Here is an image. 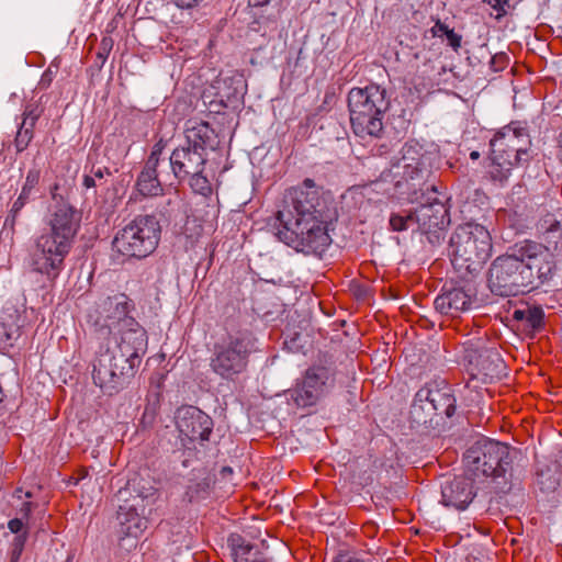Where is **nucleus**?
Here are the masks:
<instances>
[{"mask_svg": "<svg viewBox=\"0 0 562 562\" xmlns=\"http://www.w3.org/2000/svg\"><path fill=\"white\" fill-rule=\"evenodd\" d=\"M22 551L21 550H14L12 549L11 552V562H18L21 557Z\"/></svg>", "mask_w": 562, "mask_h": 562, "instance_id": "49", "label": "nucleus"}, {"mask_svg": "<svg viewBox=\"0 0 562 562\" xmlns=\"http://www.w3.org/2000/svg\"><path fill=\"white\" fill-rule=\"evenodd\" d=\"M234 562H269L263 554L239 535L228 539Z\"/></svg>", "mask_w": 562, "mask_h": 562, "instance_id": "25", "label": "nucleus"}, {"mask_svg": "<svg viewBox=\"0 0 562 562\" xmlns=\"http://www.w3.org/2000/svg\"><path fill=\"white\" fill-rule=\"evenodd\" d=\"M101 339V346L119 357L121 369L136 372L148 346L147 333L136 319L125 321L124 327L106 334Z\"/></svg>", "mask_w": 562, "mask_h": 562, "instance_id": "9", "label": "nucleus"}, {"mask_svg": "<svg viewBox=\"0 0 562 562\" xmlns=\"http://www.w3.org/2000/svg\"><path fill=\"white\" fill-rule=\"evenodd\" d=\"M41 179V171L37 168H32L27 171L25 182L16 200L13 202L15 210H22L25 204L31 200L34 190L36 189Z\"/></svg>", "mask_w": 562, "mask_h": 562, "instance_id": "27", "label": "nucleus"}, {"mask_svg": "<svg viewBox=\"0 0 562 562\" xmlns=\"http://www.w3.org/2000/svg\"><path fill=\"white\" fill-rule=\"evenodd\" d=\"M390 226L394 232H403L416 226L414 211L404 214H392L390 217Z\"/></svg>", "mask_w": 562, "mask_h": 562, "instance_id": "28", "label": "nucleus"}, {"mask_svg": "<svg viewBox=\"0 0 562 562\" xmlns=\"http://www.w3.org/2000/svg\"><path fill=\"white\" fill-rule=\"evenodd\" d=\"M25 541H26V533L18 535L13 540L12 549L23 551Z\"/></svg>", "mask_w": 562, "mask_h": 562, "instance_id": "45", "label": "nucleus"}, {"mask_svg": "<svg viewBox=\"0 0 562 562\" xmlns=\"http://www.w3.org/2000/svg\"><path fill=\"white\" fill-rule=\"evenodd\" d=\"M158 498V491L151 485H142L137 494L119 506V532L126 537H138L147 528L146 509ZM150 512V509H148Z\"/></svg>", "mask_w": 562, "mask_h": 562, "instance_id": "12", "label": "nucleus"}, {"mask_svg": "<svg viewBox=\"0 0 562 562\" xmlns=\"http://www.w3.org/2000/svg\"><path fill=\"white\" fill-rule=\"evenodd\" d=\"M157 167L146 162L137 178L136 188L144 196H156L162 191Z\"/></svg>", "mask_w": 562, "mask_h": 562, "instance_id": "26", "label": "nucleus"}, {"mask_svg": "<svg viewBox=\"0 0 562 562\" xmlns=\"http://www.w3.org/2000/svg\"><path fill=\"white\" fill-rule=\"evenodd\" d=\"M479 157H480L479 151H475V150H474V151H472V153L470 154V158H471V159H473V160L477 159Z\"/></svg>", "mask_w": 562, "mask_h": 562, "instance_id": "50", "label": "nucleus"}, {"mask_svg": "<svg viewBox=\"0 0 562 562\" xmlns=\"http://www.w3.org/2000/svg\"><path fill=\"white\" fill-rule=\"evenodd\" d=\"M33 138V131L30 127L20 125L15 137V147L18 151L26 149Z\"/></svg>", "mask_w": 562, "mask_h": 562, "instance_id": "32", "label": "nucleus"}, {"mask_svg": "<svg viewBox=\"0 0 562 562\" xmlns=\"http://www.w3.org/2000/svg\"><path fill=\"white\" fill-rule=\"evenodd\" d=\"M529 272L514 251V246L498 256L488 270V288L499 296H516L532 290Z\"/></svg>", "mask_w": 562, "mask_h": 562, "instance_id": "10", "label": "nucleus"}, {"mask_svg": "<svg viewBox=\"0 0 562 562\" xmlns=\"http://www.w3.org/2000/svg\"><path fill=\"white\" fill-rule=\"evenodd\" d=\"M8 527L11 532L19 533L23 529V521L21 518H13L9 521Z\"/></svg>", "mask_w": 562, "mask_h": 562, "instance_id": "43", "label": "nucleus"}, {"mask_svg": "<svg viewBox=\"0 0 562 562\" xmlns=\"http://www.w3.org/2000/svg\"><path fill=\"white\" fill-rule=\"evenodd\" d=\"M204 0H172V2L180 9H193Z\"/></svg>", "mask_w": 562, "mask_h": 562, "instance_id": "40", "label": "nucleus"}, {"mask_svg": "<svg viewBox=\"0 0 562 562\" xmlns=\"http://www.w3.org/2000/svg\"><path fill=\"white\" fill-rule=\"evenodd\" d=\"M33 509V504L31 502L23 503L22 507L20 508V514L22 518H29Z\"/></svg>", "mask_w": 562, "mask_h": 562, "instance_id": "46", "label": "nucleus"}, {"mask_svg": "<svg viewBox=\"0 0 562 562\" xmlns=\"http://www.w3.org/2000/svg\"><path fill=\"white\" fill-rule=\"evenodd\" d=\"M416 228L424 234L442 229L450 223L449 212L442 202L423 204L414 210Z\"/></svg>", "mask_w": 562, "mask_h": 562, "instance_id": "22", "label": "nucleus"}, {"mask_svg": "<svg viewBox=\"0 0 562 562\" xmlns=\"http://www.w3.org/2000/svg\"><path fill=\"white\" fill-rule=\"evenodd\" d=\"M474 496L473 482L468 477H453L445 481L441 485V503L446 507L463 510L473 501Z\"/></svg>", "mask_w": 562, "mask_h": 562, "instance_id": "21", "label": "nucleus"}, {"mask_svg": "<svg viewBox=\"0 0 562 562\" xmlns=\"http://www.w3.org/2000/svg\"><path fill=\"white\" fill-rule=\"evenodd\" d=\"M540 245L559 261H562V223L553 214L541 217L537 224Z\"/></svg>", "mask_w": 562, "mask_h": 562, "instance_id": "23", "label": "nucleus"}, {"mask_svg": "<svg viewBox=\"0 0 562 562\" xmlns=\"http://www.w3.org/2000/svg\"><path fill=\"white\" fill-rule=\"evenodd\" d=\"M166 147V142L160 138L151 149V153L147 159V164L158 166L160 161V156Z\"/></svg>", "mask_w": 562, "mask_h": 562, "instance_id": "34", "label": "nucleus"}, {"mask_svg": "<svg viewBox=\"0 0 562 562\" xmlns=\"http://www.w3.org/2000/svg\"><path fill=\"white\" fill-rule=\"evenodd\" d=\"M212 128L206 122L189 120L186 124L184 143L173 149L169 157L172 176L183 181L190 175L204 170L205 146L211 139Z\"/></svg>", "mask_w": 562, "mask_h": 562, "instance_id": "8", "label": "nucleus"}, {"mask_svg": "<svg viewBox=\"0 0 562 562\" xmlns=\"http://www.w3.org/2000/svg\"><path fill=\"white\" fill-rule=\"evenodd\" d=\"M176 426L182 441H205L213 429V420L195 406H182L177 409ZM186 446V442H183Z\"/></svg>", "mask_w": 562, "mask_h": 562, "instance_id": "19", "label": "nucleus"}, {"mask_svg": "<svg viewBox=\"0 0 562 562\" xmlns=\"http://www.w3.org/2000/svg\"><path fill=\"white\" fill-rule=\"evenodd\" d=\"M446 37L448 40V45L451 46L457 52L461 46V35L457 34L453 30H451L448 32Z\"/></svg>", "mask_w": 562, "mask_h": 562, "instance_id": "38", "label": "nucleus"}, {"mask_svg": "<svg viewBox=\"0 0 562 562\" xmlns=\"http://www.w3.org/2000/svg\"><path fill=\"white\" fill-rule=\"evenodd\" d=\"M248 3L252 8H261L273 3V7L278 10L279 0H248Z\"/></svg>", "mask_w": 562, "mask_h": 562, "instance_id": "42", "label": "nucleus"}, {"mask_svg": "<svg viewBox=\"0 0 562 562\" xmlns=\"http://www.w3.org/2000/svg\"><path fill=\"white\" fill-rule=\"evenodd\" d=\"M113 48L112 37L105 36L101 40L98 57L104 61Z\"/></svg>", "mask_w": 562, "mask_h": 562, "instance_id": "36", "label": "nucleus"}, {"mask_svg": "<svg viewBox=\"0 0 562 562\" xmlns=\"http://www.w3.org/2000/svg\"><path fill=\"white\" fill-rule=\"evenodd\" d=\"M491 165L488 173L494 181L504 183L515 167L530 160L531 139L526 127L510 123L502 127L490 142Z\"/></svg>", "mask_w": 562, "mask_h": 562, "instance_id": "4", "label": "nucleus"}, {"mask_svg": "<svg viewBox=\"0 0 562 562\" xmlns=\"http://www.w3.org/2000/svg\"><path fill=\"white\" fill-rule=\"evenodd\" d=\"M329 389V372L324 367H313L306 370L304 378L293 390L289 391L291 400L300 406L307 407L316 404Z\"/></svg>", "mask_w": 562, "mask_h": 562, "instance_id": "18", "label": "nucleus"}, {"mask_svg": "<svg viewBox=\"0 0 562 562\" xmlns=\"http://www.w3.org/2000/svg\"><path fill=\"white\" fill-rule=\"evenodd\" d=\"M120 359L100 345L93 363L92 379L95 385L108 394L119 390L123 376H133L135 371L120 368Z\"/></svg>", "mask_w": 562, "mask_h": 562, "instance_id": "17", "label": "nucleus"}, {"mask_svg": "<svg viewBox=\"0 0 562 562\" xmlns=\"http://www.w3.org/2000/svg\"><path fill=\"white\" fill-rule=\"evenodd\" d=\"M389 106L386 91L380 86L352 88L348 93V108L353 133L361 138L378 137L383 131V119Z\"/></svg>", "mask_w": 562, "mask_h": 562, "instance_id": "6", "label": "nucleus"}, {"mask_svg": "<svg viewBox=\"0 0 562 562\" xmlns=\"http://www.w3.org/2000/svg\"><path fill=\"white\" fill-rule=\"evenodd\" d=\"M52 81H53V75H52V71L48 69L43 74V76L40 80V87L42 89H46L50 86Z\"/></svg>", "mask_w": 562, "mask_h": 562, "instance_id": "44", "label": "nucleus"}, {"mask_svg": "<svg viewBox=\"0 0 562 562\" xmlns=\"http://www.w3.org/2000/svg\"><path fill=\"white\" fill-rule=\"evenodd\" d=\"M464 360L470 374L483 382L501 379L505 370L499 352L495 348L485 347L481 340L467 344Z\"/></svg>", "mask_w": 562, "mask_h": 562, "instance_id": "15", "label": "nucleus"}, {"mask_svg": "<svg viewBox=\"0 0 562 562\" xmlns=\"http://www.w3.org/2000/svg\"><path fill=\"white\" fill-rule=\"evenodd\" d=\"M490 4L496 12V19H501L507 14V8L509 7V0H484Z\"/></svg>", "mask_w": 562, "mask_h": 562, "instance_id": "35", "label": "nucleus"}, {"mask_svg": "<svg viewBox=\"0 0 562 562\" xmlns=\"http://www.w3.org/2000/svg\"><path fill=\"white\" fill-rule=\"evenodd\" d=\"M41 116V110L38 106L34 104L26 105L24 112H23V121L21 123L24 127H30V130H34V126Z\"/></svg>", "mask_w": 562, "mask_h": 562, "instance_id": "31", "label": "nucleus"}, {"mask_svg": "<svg viewBox=\"0 0 562 562\" xmlns=\"http://www.w3.org/2000/svg\"><path fill=\"white\" fill-rule=\"evenodd\" d=\"M451 262L461 273L480 271L492 252L490 232L481 224L459 225L450 237Z\"/></svg>", "mask_w": 562, "mask_h": 562, "instance_id": "7", "label": "nucleus"}, {"mask_svg": "<svg viewBox=\"0 0 562 562\" xmlns=\"http://www.w3.org/2000/svg\"><path fill=\"white\" fill-rule=\"evenodd\" d=\"M514 251L529 272L532 288L550 282L557 273L558 261L539 241L526 239L514 245Z\"/></svg>", "mask_w": 562, "mask_h": 562, "instance_id": "13", "label": "nucleus"}, {"mask_svg": "<svg viewBox=\"0 0 562 562\" xmlns=\"http://www.w3.org/2000/svg\"><path fill=\"white\" fill-rule=\"evenodd\" d=\"M83 186L87 188V189H90L92 187H95L97 186V181L94 179V177L90 173V175H87L85 176L83 178Z\"/></svg>", "mask_w": 562, "mask_h": 562, "instance_id": "47", "label": "nucleus"}, {"mask_svg": "<svg viewBox=\"0 0 562 562\" xmlns=\"http://www.w3.org/2000/svg\"><path fill=\"white\" fill-rule=\"evenodd\" d=\"M526 308L525 310H516L514 312V318L517 321H525L526 319Z\"/></svg>", "mask_w": 562, "mask_h": 562, "instance_id": "48", "label": "nucleus"}, {"mask_svg": "<svg viewBox=\"0 0 562 562\" xmlns=\"http://www.w3.org/2000/svg\"><path fill=\"white\" fill-rule=\"evenodd\" d=\"M81 215L68 202L60 199L48 210L44 220L45 227L34 238L29 251V265L32 271L54 281L65 268L79 232Z\"/></svg>", "mask_w": 562, "mask_h": 562, "instance_id": "2", "label": "nucleus"}, {"mask_svg": "<svg viewBox=\"0 0 562 562\" xmlns=\"http://www.w3.org/2000/svg\"><path fill=\"white\" fill-rule=\"evenodd\" d=\"M469 471L477 479H491L492 490L496 493H506L510 490V474L513 450L508 445L494 440H484L475 443L465 453Z\"/></svg>", "mask_w": 562, "mask_h": 562, "instance_id": "5", "label": "nucleus"}, {"mask_svg": "<svg viewBox=\"0 0 562 562\" xmlns=\"http://www.w3.org/2000/svg\"><path fill=\"white\" fill-rule=\"evenodd\" d=\"M91 175L94 177L95 181L97 180H102L105 176H111V172L110 170L106 168V167H92L91 168Z\"/></svg>", "mask_w": 562, "mask_h": 562, "instance_id": "41", "label": "nucleus"}, {"mask_svg": "<svg viewBox=\"0 0 562 562\" xmlns=\"http://www.w3.org/2000/svg\"><path fill=\"white\" fill-rule=\"evenodd\" d=\"M131 308V300L124 293H116L100 300L97 307L98 317L94 323L98 338L124 327L125 321L135 319L130 316Z\"/></svg>", "mask_w": 562, "mask_h": 562, "instance_id": "16", "label": "nucleus"}, {"mask_svg": "<svg viewBox=\"0 0 562 562\" xmlns=\"http://www.w3.org/2000/svg\"><path fill=\"white\" fill-rule=\"evenodd\" d=\"M20 212L21 210H15V205L12 204V207L5 218L4 225L10 226L11 229H14Z\"/></svg>", "mask_w": 562, "mask_h": 562, "instance_id": "39", "label": "nucleus"}, {"mask_svg": "<svg viewBox=\"0 0 562 562\" xmlns=\"http://www.w3.org/2000/svg\"><path fill=\"white\" fill-rule=\"evenodd\" d=\"M21 493H22V490H21V488H19V490H16V491H15V495H16L19 498H21V497H22V496H21Z\"/></svg>", "mask_w": 562, "mask_h": 562, "instance_id": "51", "label": "nucleus"}, {"mask_svg": "<svg viewBox=\"0 0 562 562\" xmlns=\"http://www.w3.org/2000/svg\"><path fill=\"white\" fill-rule=\"evenodd\" d=\"M25 496H26L27 498H30V497H32V494H31L30 492H26V493H25Z\"/></svg>", "mask_w": 562, "mask_h": 562, "instance_id": "53", "label": "nucleus"}, {"mask_svg": "<svg viewBox=\"0 0 562 562\" xmlns=\"http://www.w3.org/2000/svg\"><path fill=\"white\" fill-rule=\"evenodd\" d=\"M223 471L226 472V473H232V469L231 468H224Z\"/></svg>", "mask_w": 562, "mask_h": 562, "instance_id": "52", "label": "nucleus"}, {"mask_svg": "<svg viewBox=\"0 0 562 562\" xmlns=\"http://www.w3.org/2000/svg\"><path fill=\"white\" fill-rule=\"evenodd\" d=\"M471 296L461 288L443 291L434 302L435 308L441 313L456 316L468 311L471 306Z\"/></svg>", "mask_w": 562, "mask_h": 562, "instance_id": "24", "label": "nucleus"}, {"mask_svg": "<svg viewBox=\"0 0 562 562\" xmlns=\"http://www.w3.org/2000/svg\"><path fill=\"white\" fill-rule=\"evenodd\" d=\"M254 350L255 338L249 331L229 335L215 345L211 368L222 378L233 379L246 370L248 358Z\"/></svg>", "mask_w": 562, "mask_h": 562, "instance_id": "11", "label": "nucleus"}, {"mask_svg": "<svg viewBox=\"0 0 562 562\" xmlns=\"http://www.w3.org/2000/svg\"><path fill=\"white\" fill-rule=\"evenodd\" d=\"M420 412L426 416L443 414L451 417L456 412V398L448 391L438 387H422L415 394L411 413L415 418H419Z\"/></svg>", "mask_w": 562, "mask_h": 562, "instance_id": "20", "label": "nucleus"}, {"mask_svg": "<svg viewBox=\"0 0 562 562\" xmlns=\"http://www.w3.org/2000/svg\"><path fill=\"white\" fill-rule=\"evenodd\" d=\"M449 31H451V29H449L448 25L442 23L440 20H437L435 25L430 29L434 37H441L442 35H447Z\"/></svg>", "mask_w": 562, "mask_h": 562, "instance_id": "37", "label": "nucleus"}, {"mask_svg": "<svg viewBox=\"0 0 562 562\" xmlns=\"http://www.w3.org/2000/svg\"><path fill=\"white\" fill-rule=\"evenodd\" d=\"M161 227L155 215L140 214L119 229L112 240L111 261L124 265L132 259H144L159 245Z\"/></svg>", "mask_w": 562, "mask_h": 562, "instance_id": "3", "label": "nucleus"}, {"mask_svg": "<svg viewBox=\"0 0 562 562\" xmlns=\"http://www.w3.org/2000/svg\"><path fill=\"white\" fill-rule=\"evenodd\" d=\"M277 220L281 225L278 237L297 251L321 255L331 243L333 212L310 178L286 191Z\"/></svg>", "mask_w": 562, "mask_h": 562, "instance_id": "1", "label": "nucleus"}, {"mask_svg": "<svg viewBox=\"0 0 562 562\" xmlns=\"http://www.w3.org/2000/svg\"><path fill=\"white\" fill-rule=\"evenodd\" d=\"M190 187L192 190L203 196H207L212 193V187L209 179L203 176V171L196 172V175H190Z\"/></svg>", "mask_w": 562, "mask_h": 562, "instance_id": "29", "label": "nucleus"}, {"mask_svg": "<svg viewBox=\"0 0 562 562\" xmlns=\"http://www.w3.org/2000/svg\"><path fill=\"white\" fill-rule=\"evenodd\" d=\"M18 328L8 326L0 321V350L12 346L13 340L16 338Z\"/></svg>", "mask_w": 562, "mask_h": 562, "instance_id": "30", "label": "nucleus"}, {"mask_svg": "<svg viewBox=\"0 0 562 562\" xmlns=\"http://www.w3.org/2000/svg\"><path fill=\"white\" fill-rule=\"evenodd\" d=\"M427 161L428 157L420 145L406 143L401 150V157L382 172V179L392 181L396 188L403 182L423 179L427 172Z\"/></svg>", "mask_w": 562, "mask_h": 562, "instance_id": "14", "label": "nucleus"}, {"mask_svg": "<svg viewBox=\"0 0 562 562\" xmlns=\"http://www.w3.org/2000/svg\"><path fill=\"white\" fill-rule=\"evenodd\" d=\"M525 322L532 328H538L542 324L543 312L540 307H527Z\"/></svg>", "mask_w": 562, "mask_h": 562, "instance_id": "33", "label": "nucleus"}]
</instances>
